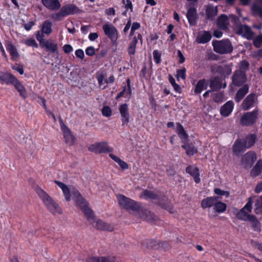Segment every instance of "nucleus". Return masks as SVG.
Wrapping results in <instances>:
<instances>
[{"label":"nucleus","mask_w":262,"mask_h":262,"mask_svg":"<svg viewBox=\"0 0 262 262\" xmlns=\"http://www.w3.org/2000/svg\"><path fill=\"white\" fill-rule=\"evenodd\" d=\"M109 157L115 162L117 163L123 170H125L128 168V164L123 160H122L120 158L112 153L109 154Z\"/></svg>","instance_id":"nucleus-40"},{"label":"nucleus","mask_w":262,"mask_h":262,"mask_svg":"<svg viewBox=\"0 0 262 262\" xmlns=\"http://www.w3.org/2000/svg\"><path fill=\"white\" fill-rule=\"evenodd\" d=\"M40 48L45 49L46 51L50 53H58V45L55 41L52 39H47L40 46Z\"/></svg>","instance_id":"nucleus-13"},{"label":"nucleus","mask_w":262,"mask_h":262,"mask_svg":"<svg viewBox=\"0 0 262 262\" xmlns=\"http://www.w3.org/2000/svg\"><path fill=\"white\" fill-rule=\"evenodd\" d=\"M102 30L105 36L111 41L113 44L117 43L118 39V32L117 28L111 23H106L102 26Z\"/></svg>","instance_id":"nucleus-6"},{"label":"nucleus","mask_w":262,"mask_h":262,"mask_svg":"<svg viewBox=\"0 0 262 262\" xmlns=\"http://www.w3.org/2000/svg\"><path fill=\"white\" fill-rule=\"evenodd\" d=\"M12 85H13L14 88L17 91L19 94V95L21 97H23L24 99H26L28 97V93L26 88L21 83V82L18 80L17 78L16 79Z\"/></svg>","instance_id":"nucleus-27"},{"label":"nucleus","mask_w":262,"mask_h":262,"mask_svg":"<svg viewBox=\"0 0 262 262\" xmlns=\"http://www.w3.org/2000/svg\"><path fill=\"white\" fill-rule=\"evenodd\" d=\"M95 227L99 230L112 231L113 230V227L101 220H98L96 222Z\"/></svg>","instance_id":"nucleus-35"},{"label":"nucleus","mask_w":262,"mask_h":262,"mask_svg":"<svg viewBox=\"0 0 262 262\" xmlns=\"http://www.w3.org/2000/svg\"><path fill=\"white\" fill-rule=\"evenodd\" d=\"M144 219L148 222L152 224H155L158 220L157 216L151 211L148 210H145L143 212Z\"/></svg>","instance_id":"nucleus-38"},{"label":"nucleus","mask_w":262,"mask_h":262,"mask_svg":"<svg viewBox=\"0 0 262 262\" xmlns=\"http://www.w3.org/2000/svg\"><path fill=\"white\" fill-rule=\"evenodd\" d=\"M253 45L256 48H259L262 46V34L257 36L253 40Z\"/></svg>","instance_id":"nucleus-57"},{"label":"nucleus","mask_w":262,"mask_h":262,"mask_svg":"<svg viewBox=\"0 0 262 262\" xmlns=\"http://www.w3.org/2000/svg\"><path fill=\"white\" fill-rule=\"evenodd\" d=\"M153 57L155 62L159 64L161 62V53L159 52L158 50H154L153 52Z\"/></svg>","instance_id":"nucleus-55"},{"label":"nucleus","mask_w":262,"mask_h":262,"mask_svg":"<svg viewBox=\"0 0 262 262\" xmlns=\"http://www.w3.org/2000/svg\"><path fill=\"white\" fill-rule=\"evenodd\" d=\"M36 192L48 210L53 214H61L62 211L58 204L43 190L38 188Z\"/></svg>","instance_id":"nucleus-2"},{"label":"nucleus","mask_w":262,"mask_h":262,"mask_svg":"<svg viewBox=\"0 0 262 262\" xmlns=\"http://www.w3.org/2000/svg\"><path fill=\"white\" fill-rule=\"evenodd\" d=\"M214 192L217 195H219L220 196L225 195L226 197H228L230 195L229 191H224L218 188H216L214 189Z\"/></svg>","instance_id":"nucleus-56"},{"label":"nucleus","mask_w":262,"mask_h":262,"mask_svg":"<svg viewBox=\"0 0 262 262\" xmlns=\"http://www.w3.org/2000/svg\"><path fill=\"white\" fill-rule=\"evenodd\" d=\"M262 172V161L258 160L250 171V176L253 178L259 176Z\"/></svg>","instance_id":"nucleus-36"},{"label":"nucleus","mask_w":262,"mask_h":262,"mask_svg":"<svg viewBox=\"0 0 262 262\" xmlns=\"http://www.w3.org/2000/svg\"><path fill=\"white\" fill-rule=\"evenodd\" d=\"M213 209L217 213H223L226 210L227 205L226 203L218 200L216 202Z\"/></svg>","instance_id":"nucleus-47"},{"label":"nucleus","mask_w":262,"mask_h":262,"mask_svg":"<svg viewBox=\"0 0 262 262\" xmlns=\"http://www.w3.org/2000/svg\"><path fill=\"white\" fill-rule=\"evenodd\" d=\"M186 17L190 26H195L196 24L197 19L198 18L196 8L194 7L189 8L187 10Z\"/></svg>","instance_id":"nucleus-18"},{"label":"nucleus","mask_w":262,"mask_h":262,"mask_svg":"<svg viewBox=\"0 0 262 262\" xmlns=\"http://www.w3.org/2000/svg\"><path fill=\"white\" fill-rule=\"evenodd\" d=\"M5 46L7 51L10 53L12 59L14 60L19 57V55L15 46L9 40H5Z\"/></svg>","instance_id":"nucleus-25"},{"label":"nucleus","mask_w":262,"mask_h":262,"mask_svg":"<svg viewBox=\"0 0 262 262\" xmlns=\"http://www.w3.org/2000/svg\"><path fill=\"white\" fill-rule=\"evenodd\" d=\"M209 86L213 92L220 90L222 87V80L219 76H215L210 79Z\"/></svg>","instance_id":"nucleus-26"},{"label":"nucleus","mask_w":262,"mask_h":262,"mask_svg":"<svg viewBox=\"0 0 262 262\" xmlns=\"http://www.w3.org/2000/svg\"><path fill=\"white\" fill-rule=\"evenodd\" d=\"M177 133L179 137L183 141L188 138V135L186 133L183 126L180 123H177Z\"/></svg>","instance_id":"nucleus-43"},{"label":"nucleus","mask_w":262,"mask_h":262,"mask_svg":"<svg viewBox=\"0 0 262 262\" xmlns=\"http://www.w3.org/2000/svg\"><path fill=\"white\" fill-rule=\"evenodd\" d=\"M88 150L94 152L96 154H100L102 153H111L114 150L112 147L108 145L107 141H101L100 142H96L91 144L88 147Z\"/></svg>","instance_id":"nucleus-5"},{"label":"nucleus","mask_w":262,"mask_h":262,"mask_svg":"<svg viewBox=\"0 0 262 262\" xmlns=\"http://www.w3.org/2000/svg\"><path fill=\"white\" fill-rule=\"evenodd\" d=\"M213 101L216 103H221L226 100L224 93L219 92L212 95Z\"/></svg>","instance_id":"nucleus-45"},{"label":"nucleus","mask_w":262,"mask_h":262,"mask_svg":"<svg viewBox=\"0 0 262 262\" xmlns=\"http://www.w3.org/2000/svg\"><path fill=\"white\" fill-rule=\"evenodd\" d=\"M247 75L245 71L236 70L232 76V83L236 86H241L247 81Z\"/></svg>","instance_id":"nucleus-9"},{"label":"nucleus","mask_w":262,"mask_h":262,"mask_svg":"<svg viewBox=\"0 0 262 262\" xmlns=\"http://www.w3.org/2000/svg\"><path fill=\"white\" fill-rule=\"evenodd\" d=\"M234 103L232 100L228 101L220 108V114L223 117L228 116L232 112Z\"/></svg>","instance_id":"nucleus-24"},{"label":"nucleus","mask_w":262,"mask_h":262,"mask_svg":"<svg viewBox=\"0 0 262 262\" xmlns=\"http://www.w3.org/2000/svg\"><path fill=\"white\" fill-rule=\"evenodd\" d=\"M119 111L121 117L122 125H127L129 122L130 118L128 105L126 103L121 104Z\"/></svg>","instance_id":"nucleus-12"},{"label":"nucleus","mask_w":262,"mask_h":262,"mask_svg":"<svg viewBox=\"0 0 262 262\" xmlns=\"http://www.w3.org/2000/svg\"><path fill=\"white\" fill-rule=\"evenodd\" d=\"M177 133L179 137L183 141L188 138V135L186 133L183 126L180 123H177Z\"/></svg>","instance_id":"nucleus-42"},{"label":"nucleus","mask_w":262,"mask_h":262,"mask_svg":"<svg viewBox=\"0 0 262 262\" xmlns=\"http://www.w3.org/2000/svg\"><path fill=\"white\" fill-rule=\"evenodd\" d=\"M117 199L119 205L122 208L132 211H139L141 209L140 203L123 194H119Z\"/></svg>","instance_id":"nucleus-3"},{"label":"nucleus","mask_w":262,"mask_h":262,"mask_svg":"<svg viewBox=\"0 0 262 262\" xmlns=\"http://www.w3.org/2000/svg\"><path fill=\"white\" fill-rule=\"evenodd\" d=\"M255 97V93H251L246 97L242 103V107L244 111L248 110L254 106Z\"/></svg>","instance_id":"nucleus-22"},{"label":"nucleus","mask_w":262,"mask_h":262,"mask_svg":"<svg viewBox=\"0 0 262 262\" xmlns=\"http://www.w3.org/2000/svg\"><path fill=\"white\" fill-rule=\"evenodd\" d=\"M256 136L254 134L247 135L245 139V144L247 148H250L255 144L256 140Z\"/></svg>","instance_id":"nucleus-44"},{"label":"nucleus","mask_w":262,"mask_h":262,"mask_svg":"<svg viewBox=\"0 0 262 262\" xmlns=\"http://www.w3.org/2000/svg\"><path fill=\"white\" fill-rule=\"evenodd\" d=\"M64 17H65V16H64L63 12H62V11L61 9H60L59 12L55 13L54 14H53L51 16V17L53 19H54L56 20H57V21H59V20H61L62 18Z\"/></svg>","instance_id":"nucleus-58"},{"label":"nucleus","mask_w":262,"mask_h":262,"mask_svg":"<svg viewBox=\"0 0 262 262\" xmlns=\"http://www.w3.org/2000/svg\"><path fill=\"white\" fill-rule=\"evenodd\" d=\"M142 244L147 248L154 249H159L160 248L159 241L154 239H146L143 241Z\"/></svg>","instance_id":"nucleus-37"},{"label":"nucleus","mask_w":262,"mask_h":262,"mask_svg":"<svg viewBox=\"0 0 262 262\" xmlns=\"http://www.w3.org/2000/svg\"><path fill=\"white\" fill-rule=\"evenodd\" d=\"M228 24V17L225 14L221 15L216 20V25L218 28L221 30H227Z\"/></svg>","instance_id":"nucleus-29"},{"label":"nucleus","mask_w":262,"mask_h":262,"mask_svg":"<svg viewBox=\"0 0 262 262\" xmlns=\"http://www.w3.org/2000/svg\"><path fill=\"white\" fill-rule=\"evenodd\" d=\"M60 127L63 133V138L66 143L70 146L73 145L74 143L75 138L71 130L66 126L61 120Z\"/></svg>","instance_id":"nucleus-10"},{"label":"nucleus","mask_w":262,"mask_h":262,"mask_svg":"<svg viewBox=\"0 0 262 262\" xmlns=\"http://www.w3.org/2000/svg\"><path fill=\"white\" fill-rule=\"evenodd\" d=\"M64 16L78 13L80 9L74 4H68L62 6L61 9Z\"/></svg>","instance_id":"nucleus-21"},{"label":"nucleus","mask_w":262,"mask_h":262,"mask_svg":"<svg viewBox=\"0 0 262 262\" xmlns=\"http://www.w3.org/2000/svg\"><path fill=\"white\" fill-rule=\"evenodd\" d=\"M102 114L103 116L109 117L112 116V111L109 106L105 105L103 106L101 110Z\"/></svg>","instance_id":"nucleus-53"},{"label":"nucleus","mask_w":262,"mask_h":262,"mask_svg":"<svg viewBox=\"0 0 262 262\" xmlns=\"http://www.w3.org/2000/svg\"><path fill=\"white\" fill-rule=\"evenodd\" d=\"M186 70L184 68L182 69L178 70L177 72L178 77H180L183 79H185L186 78Z\"/></svg>","instance_id":"nucleus-62"},{"label":"nucleus","mask_w":262,"mask_h":262,"mask_svg":"<svg viewBox=\"0 0 262 262\" xmlns=\"http://www.w3.org/2000/svg\"><path fill=\"white\" fill-rule=\"evenodd\" d=\"M251 10L253 15H258L262 19V6L253 4L251 7Z\"/></svg>","instance_id":"nucleus-50"},{"label":"nucleus","mask_w":262,"mask_h":262,"mask_svg":"<svg viewBox=\"0 0 262 262\" xmlns=\"http://www.w3.org/2000/svg\"><path fill=\"white\" fill-rule=\"evenodd\" d=\"M256 160V156L255 153L252 151H248L243 157L242 162L246 166L251 167Z\"/></svg>","instance_id":"nucleus-16"},{"label":"nucleus","mask_w":262,"mask_h":262,"mask_svg":"<svg viewBox=\"0 0 262 262\" xmlns=\"http://www.w3.org/2000/svg\"><path fill=\"white\" fill-rule=\"evenodd\" d=\"M220 196H209L202 200L201 202V207L205 209L211 207H214L216 201L220 200Z\"/></svg>","instance_id":"nucleus-19"},{"label":"nucleus","mask_w":262,"mask_h":262,"mask_svg":"<svg viewBox=\"0 0 262 262\" xmlns=\"http://www.w3.org/2000/svg\"><path fill=\"white\" fill-rule=\"evenodd\" d=\"M249 86L248 84L244 85L236 92L235 96V101L236 102H240L249 92Z\"/></svg>","instance_id":"nucleus-31"},{"label":"nucleus","mask_w":262,"mask_h":262,"mask_svg":"<svg viewBox=\"0 0 262 262\" xmlns=\"http://www.w3.org/2000/svg\"><path fill=\"white\" fill-rule=\"evenodd\" d=\"M17 78L8 72L0 71V83L2 84L12 85Z\"/></svg>","instance_id":"nucleus-15"},{"label":"nucleus","mask_w":262,"mask_h":262,"mask_svg":"<svg viewBox=\"0 0 262 262\" xmlns=\"http://www.w3.org/2000/svg\"><path fill=\"white\" fill-rule=\"evenodd\" d=\"M65 199L67 202L71 200V196L75 202V205L79 207L88 220L94 221V213L89 207V202L82 196L80 192L76 188L73 187L71 190L67 186L62 190Z\"/></svg>","instance_id":"nucleus-1"},{"label":"nucleus","mask_w":262,"mask_h":262,"mask_svg":"<svg viewBox=\"0 0 262 262\" xmlns=\"http://www.w3.org/2000/svg\"><path fill=\"white\" fill-rule=\"evenodd\" d=\"M141 196H143L145 199L148 200H158L159 199L158 195L151 191L145 189L141 193Z\"/></svg>","instance_id":"nucleus-46"},{"label":"nucleus","mask_w":262,"mask_h":262,"mask_svg":"<svg viewBox=\"0 0 262 262\" xmlns=\"http://www.w3.org/2000/svg\"><path fill=\"white\" fill-rule=\"evenodd\" d=\"M182 148L185 149L186 155L188 156H192L198 152L197 148L192 143L185 142L182 145Z\"/></svg>","instance_id":"nucleus-28"},{"label":"nucleus","mask_w":262,"mask_h":262,"mask_svg":"<svg viewBox=\"0 0 262 262\" xmlns=\"http://www.w3.org/2000/svg\"><path fill=\"white\" fill-rule=\"evenodd\" d=\"M217 10L216 8L214 9L212 6H208L206 9V19L209 20H213L215 16L216 15Z\"/></svg>","instance_id":"nucleus-39"},{"label":"nucleus","mask_w":262,"mask_h":262,"mask_svg":"<svg viewBox=\"0 0 262 262\" xmlns=\"http://www.w3.org/2000/svg\"><path fill=\"white\" fill-rule=\"evenodd\" d=\"M247 149L245 144L244 139H237L235 140L232 147V151L234 155L236 156L241 155Z\"/></svg>","instance_id":"nucleus-11"},{"label":"nucleus","mask_w":262,"mask_h":262,"mask_svg":"<svg viewBox=\"0 0 262 262\" xmlns=\"http://www.w3.org/2000/svg\"><path fill=\"white\" fill-rule=\"evenodd\" d=\"M252 204H253V199L252 197H249L248 199V201L246 205L243 207V208L246 210L249 213L252 212Z\"/></svg>","instance_id":"nucleus-54"},{"label":"nucleus","mask_w":262,"mask_h":262,"mask_svg":"<svg viewBox=\"0 0 262 262\" xmlns=\"http://www.w3.org/2000/svg\"><path fill=\"white\" fill-rule=\"evenodd\" d=\"M52 23L49 20H46L43 22L41 30L40 31L48 35L52 33Z\"/></svg>","instance_id":"nucleus-41"},{"label":"nucleus","mask_w":262,"mask_h":262,"mask_svg":"<svg viewBox=\"0 0 262 262\" xmlns=\"http://www.w3.org/2000/svg\"><path fill=\"white\" fill-rule=\"evenodd\" d=\"M85 53L88 56H92L95 54V49L92 46L89 47L85 50Z\"/></svg>","instance_id":"nucleus-63"},{"label":"nucleus","mask_w":262,"mask_h":262,"mask_svg":"<svg viewBox=\"0 0 262 262\" xmlns=\"http://www.w3.org/2000/svg\"><path fill=\"white\" fill-rule=\"evenodd\" d=\"M254 206L255 213L257 214H262V195L257 198Z\"/></svg>","instance_id":"nucleus-48"},{"label":"nucleus","mask_w":262,"mask_h":262,"mask_svg":"<svg viewBox=\"0 0 262 262\" xmlns=\"http://www.w3.org/2000/svg\"><path fill=\"white\" fill-rule=\"evenodd\" d=\"M24 43L28 47H32L35 48H38V45L33 38H30L25 40Z\"/></svg>","instance_id":"nucleus-52"},{"label":"nucleus","mask_w":262,"mask_h":262,"mask_svg":"<svg viewBox=\"0 0 262 262\" xmlns=\"http://www.w3.org/2000/svg\"><path fill=\"white\" fill-rule=\"evenodd\" d=\"M42 5L47 9L56 11L60 9L61 4L59 0H41Z\"/></svg>","instance_id":"nucleus-23"},{"label":"nucleus","mask_w":262,"mask_h":262,"mask_svg":"<svg viewBox=\"0 0 262 262\" xmlns=\"http://www.w3.org/2000/svg\"><path fill=\"white\" fill-rule=\"evenodd\" d=\"M164 200L165 201V202H163L162 201H159L158 204L162 208L169 210L171 212V210L172 209V206L169 201L168 198L165 195H163Z\"/></svg>","instance_id":"nucleus-49"},{"label":"nucleus","mask_w":262,"mask_h":262,"mask_svg":"<svg viewBox=\"0 0 262 262\" xmlns=\"http://www.w3.org/2000/svg\"><path fill=\"white\" fill-rule=\"evenodd\" d=\"M12 69L18 72L20 75H23L24 74V68L22 65L15 64L12 67Z\"/></svg>","instance_id":"nucleus-60"},{"label":"nucleus","mask_w":262,"mask_h":262,"mask_svg":"<svg viewBox=\"0 0 262 262\" xmlns=\"http://www.w3.org/2000/svg\"><path fill=\"white\" fill-rule=\"evenodd\" d=\"M159 244H160V248L159 249H163L164 250L166 251L167 249H169L170 247L169 244L168 242L166 241L163 242H160L159 241Z\"/></svg>","instance_id":"nucleus-61"},{"label":"nucleus","mask_w":262,"mask_h":262,"mask_svg":"<svg viewBox=\"0 0 262 262\" xmlns=\"http://www.w3.org/2000/svg\"><path fill=\"white\" fill-rule=\"evenodd\" d=\"M211 72L219 74L224 78H228L232 73L231 67L229 64H214L211 67Z\"/></svg>","instance_id":"nucleus-7"},{"label":"nucleus","mask_w":262,"mask_h":262,"mask_svg":"<svg viewBox=\"0 0 262 262\" xmlns=\"http://www.w3.org/2000/svg\"><path fill=\"white\" fill-rule=\"evenodd\" d=\"M237 32L247 39H251L253 36V32L251 28L246 25H241L237 27Z\"/></svg>","instance_id":"nucleus-20"},{"label":"nucleus","mask_w":262,"mask_h":262,"mask_svg":"<svg viewBox=\"0 0 262 262\" xmlns=\"http://www.w3.org/2000/svg\"><path fill=\"white\" fill-rule=\"evenodd\" d=\"M257 118V111L253 110L252 112H247L244 114L241 118V121L244 126H251L256 122Z\"/></svg>","instance_id":"nucleus-8"},{"label":"nucleus","mask_w":262,"mask_h":262,"mask_svg":"<svg viewBox=\"0 0 262 262\" xmlns=\"http://www.w3.org/2000/svg\"><path fill=\"white\" fill-rule=\"evenodd\" d=\"M211 38V34L209 31H204L202 34L198 35L196 41L199 43L205 44L208 42Z\"/></svg>","instance_id":"nucleus-30"},{"label":"nucleus","mask_w":262,"mask_h":262,"mask_svg":"<svg viewBox=\"0 0 262 262\" xmlns=\"http://www.w3.org/2000/svg\"><path fill=\"white\" fill-rule=\"evenodd\" d=\"M214 51L221 54L231 53L233 51V47L228 39L213 40L212 42Z\"/></svg>","instance_id":"nucleus-4"},{"label":"nucleus","mask_w":262,"mask_h":262,"mask_svg":"<svg viewBox=\"0 0 262 262\" xmlns=\"http://www.w3.org/2000/svg\"><path fill=\"white\" fill-rule=\"evenodd\" d=\"M44 33L40 31V30L37 31L36 33L35 37L37 41L39 43L40 47L45 42L46 40L45 39Z\"/></svg>","instance_id":"nucleus-51"},{"label":"nucleus","mask_w":262,"mask_h":262,"mask_svg":"<svg viewBox=\"0 0 262 262\" xmlns=\"http://www.w3.org/2000/svg\"><path fill=\"white\" fill-rule=\"evenodd\" d=\"M186 172L192 176L196 183H199L201 181L200 178V170L198 167L194 165H188L185 169Z\"/></svg>","instance_id":"nucleus-17"},{"label":"nucleus","mask_w":262,"mask_h":262,"mask_svg":"<svg viewBox=\"0 0 262 262\" xmlns=\"http://www.w3.org/2000/svg\"><path fill=\"white\" fill-rule=\"evenodd\" d=\"M235 215L238 220L248 222L254 215L249 214V212L242 208L235 214Z\"/></svg>","instance_id":"nucleus-32"},{"label":"nucleus","mask_w":262,"mask_h":262,"mask_svg":"<svg viewBox=\"0 0 262 262\" xmlns=\"http://www.w3.org/2000/svg\"><path fill=\"white\" fill-rule=\"evenodd\" d=\"M248 222L251 223V227L254 231L258 233L261 232V223L255 215H254Z\"/></svg>","instance_id":"nucleus-34"},{"label":"nucleus","mask_w":262,"mask_h":262,"mask_svg":"<svg viewBox=\"0 0 262 262\" xmlns=\"http://www.w3.org/2000/svg\"><path fill=\"white\" fill-rule=\"evenodd\" d=\"M35 25V23L33 21H30L28 23L23 24V27L27 31H30L32 29L33 26Z\"/></svg>","instance_id":"nucleus-64"},{"label":"nucleus","mask_w":262,"mask_h":262,"mask_svg":"<svg viewBox=\"0 0 262 262\" xmlns=\"http://www.w3.org/2000/svg\"><path fill=\"white\" fill-rule=\"evenodd\" d=\"M249 67V63L247 60H243L240 62V70L245 71L248 69Z\"/></svg>","instance_id":"nucleus-59"},{"label":"nucleus","mask_w":262,"mask_h":262,"mask_svg":"<svg viewBox=\"0 0 262 262\" xmlns=\"http://www.w3.org/2000/svg\"><path fill=\"white\" fill-rule=\"evenodd\" d=\"M86 262H116L115 256L108 255L106 256H90L86 258Z\"/></svg>","instance_id":"nucleus-14"},{"label":"nucleus","mask_w":262,"mask_h":262,"mask_svg":"<svg viewBox=\"0 0 262 262\" xmlns=\"http://www.w3.org/2000/svg\"><path fill=\"white\" fill-rule=\"evenodd\" d=\"M208 87V84L207 83V80L205 79H202L199 80L195 86L194 90V94H200L201 92L205 90H206Z\"/></svg>","instance_id":"nucleus-33"}]
</instances>
